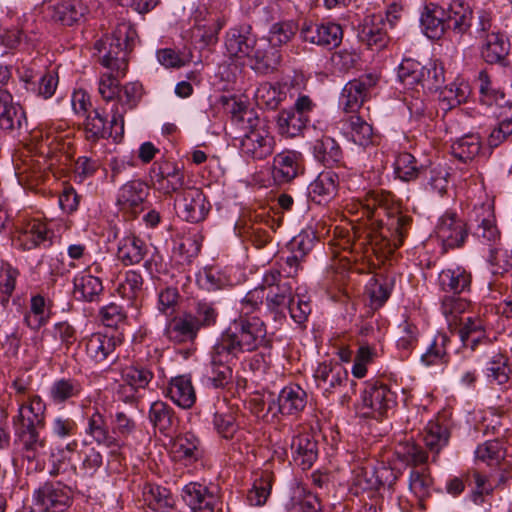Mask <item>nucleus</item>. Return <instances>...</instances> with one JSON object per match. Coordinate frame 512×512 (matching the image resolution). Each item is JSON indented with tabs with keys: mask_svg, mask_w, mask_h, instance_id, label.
Returning <instances> with one entry per match:
<instances>
[{
	"mask_svg": "<svg viewBox=\"0 0 512 512\" xmlns=\"http://www.w3.org/2000/svg\"><path fill=\"white\" fill-rule=\"evenodd\" d=\"M366 216L374 219L379 227L386 226L388 234L381 232L379 236H373L366 226L354 225L352 226L353 250L367 252L370 248L375 253L377 249L393 253L403 244L412 224V218L401 212L395 200L392 203H384V206Z\"/></svg>",
	"mask_w": 512,
	"mask_h": 512,
	"instance_id": "f257e3e1",
	"label": "nucleus"
},
{
	"mask_svg": "<svg viewBox=\"0 0 512 512\" xmlns=\"http://www.w3.org/2000/svg\"><path fill=\"white\" fill-rule=\"evenodd\" d=\"M225 46L230 56L254 61L252 68L260 73H267L279 63L278 52L267 49L266 39H258L249 25L232 28L227 33Z\"/></svg>",
	"mask_w": 512,
	"mask_h": 512,
	"instance_id": "f03ea898",
	"label": "nucleus"
},
{
	"mask_svg": "<svg viewBox=\"0 0 512 512\" xmlns=\"http://www.w3.org/2000/svg\"><path fill=\"white\" fill-rule=\"evenodd\" d=\"M136 38L137 32L130 22H119L110 35L97 40L94 44L101 64L112 72H117L119 76H125L128 55L135 46Z\"/></svg>",
	"mask_w": 512,
	"mask_h": 512,
	"instance_id": "7ed1b4c3",
	"label": "nucleus"
},
{
	"mask_svg": "<svg viewBox=\"0 0 512 512\" xmlns=\"http://www.w3.org/2000/svg\"><path fill=\"white\" fill-rule=\"evenodd\" d=\"M217 342L239 357L242 353L253 352L266 345V325L257 316H239L220 335Z\"/></svg>",
	"mask_w": 512,
	"mask_h": 512,
	"instance_id": "20e7f679",
	"label": "nucleus"
},
{
	"mask_svg": "<svg viewBox=\"0 0 512 512\" xmlns=\"http://www.w3.org/2000/svg\"><path fill=\"white\" fill-rule=\"evenodd\" d=\"M398 76L404 85L420 86L428 92L440 90L445 81L444 68L432 62L420 66L417 62L407 60L400 65Z\"/></svg>",
	"mask_w": 512,
	"mask_h": 512,
	"instance_id": "39448f33",
	"label": "nucleus"
},
{
	"mask_svg": "<svg viewBox=\"0 0 512 512\" xmlns=\"http://www.w3.org/2000/svg\"><path fill=\"white\" fill-rule=\"evenodd\" d=\"M314 379L317 387L324 394L329 395L342 392L344 398H350L356 393V382L349 379L345 367L338 362H323L314 371Z\"/></svg>",
	"mask_w": 512,
	"mask_h": 512,
	"instance_id": "423d86ee",
	"label": "nucleus"
},
{
	"mask_svg": "<svg viewBox=\"0 0 512 512\" xmlns=\"http://www.w3.org/2000/svg\"><path fill=\"white\" fill-rule=\"evenodd\" d=\"M396 405V395L385 384L368 382L362 392V416L382 419Z\"/></svg>",
	"mask_w": 512,
	"mask_h": 512,
	"instance_id": "0eeeda50",
	"label": "nucleus"
},
{
	"mask_svg": "<svg viewBox=\"0 0 512 512\" xmlns=\"http://www.w3.org/2000/svg\"><path fill=\"white\" fill-rule=\"evenodd\" d=\"M275 147V139L266 129L265 125H261L259 120L250 124L247 131L240 141L241 155L246 159L263 160L272 155Z\"/></svg>",
	"mask_w": 512,
	"mask_h": 512,
	"instance_id": "6e6552de",
	"label": "nucleus"
},
{
	"mask_svg": "<svg viewBox=\"0 0 512 512\" xmlns=\"http://www.w3.org/2000/svg\"><path fill=\"white\" fill-rule=\"evenodd\" d=\"M39 512H67L72 503V491L62 482H46L33 494Z\"/></svg>",
	"mask_w": 512,
	"mask_h": 512,
	"instance_id": "1a4fd4ad",
	"label": "nucleus"
},
{
	"mask_svg": "<svg viewBox=\"0 0 512 512\" xmlns=\"http://www.w3.org/2000/svg\"><path fill=\"white\" fill-rule=\"evenodd\" d=\"M238 359L237 355L216 341L210 351V364L206 375L214 388H225L232 383V366Z\"/></svg>",
	"mask_w": 512,
	"mask_h": 512,
	"instance_id": "9d476101",
	"label": "nucleus"
},
{
	"mask_svg": "<svg viewBox=\"0 0 512 512\" xmlns=\"http://www.w3.org/2000/svg\"><path fill=\"white\" fill-rule=\"evenodd\" d=\"M262 284L268 309L275 314L284 315L294 296L290 281H281V274L277 270H268Z\"/></svg>",
	"mask_w": 512,
	"mask_h": 512,
	"instance_id": "9b49d317",
	"label": "nucleus"
},
{
	"mask_svg": "<svg viewBox=\"0 0 512 512\" xmlns=\"http://www.w3.org/2000/svg\"><path fill=\"white\" fill-rule=\"evenodd\" d=\"M42 8L51 21L63 26L80 24L89 12L83 0H45Z\"/></svg>",
	"mask_w": 512,
	"mask_h": 512,
	"instance_id": "f8f14e48",
	"label": "nucleus"
},
{
	"mask_svg": "<svg viewBox=\"0 0 512 512\" xmlns=\"http://www.w3.org/2000/svg\"><path fill=\"white\" fill-rule=\"evenodd\" d=\"M174 206L178 216L191 223L204 220L210 209L204 193L196 187L182 189L175 198Z\"/></svg>",
	"mask_w": 512,
	"mask_h": 512,
	"instance_id": "ddd939ff",
	"label": "nucleus"
},
{
	"mask_svg": "<svg viewBox=\"0 0 512 512\" xmlns=\"http://www.w3.org/2000/svg\"><path fill=\"white\" fill-rule=\"evenodd\" d=\"M301 38L312 44L328 49L338 47L343 39L342 27L334 22H303L300 28Z\"/></svg>",
	"mask_w": 512,
	"mask_h": 512,
	"instance_id": "4468645a",
	"label": "nucleus"
},
{
	"mask_svg": "<svg viewBox=\"0 0 512 512\" xmlns=\"http://www.w3.org/2000/svg\"><path fill=\"white\" fill-rule=\"evenodd\" d=\"M476 458L489 466H498V483L505 485L512 479V464L506 459V449L503 442L496 439L480 444L475 451Z\"/></svg>",
	"mask_w": 512,
	"mask_h": 512,
	"instance_id": "2eb2a0df",
	"label": "nucleus"
},
{
	"mask_svg": "<svg viewBox=\"0 0 512 512\" xmlns=\"http://www.w3.org/2000/svg\"><path fill=\"white\" fill-rule=\"evenodd\" d=\"M303 171V156L298 151L284 150L273 158L272 178L277 185L292 182Z\"/></svg>",
	"mask_w": 512,
	"mask_h": 512,
	"instance_id": "dca6fc26",
	"label": "nucleus"
},
{
	"mask_svg": "<svg viewBox=\"0 0 512 512\" xmlns=\"http://www.w3.org/2000/svg\"><path fill=\"white\" fill-rule=\"evenodd\" d=\"M378 77L365 74L358 79L349 81L343 88L341 101L346 112L358 110L369 95L370 90L377 84Z\"/></svg>",
	"mask_w": 512,
	"mask_h": 512,
	"instance_id": "f3484780",
	"label": "nucleus"
},
{
	"mask_svg": "<svg viewBox=\"0 0 512 512\" xmlns=\"http://www.w3.org/2000/svg\"><path fill=\"white\" fill-rule=\"evenodd\" d=\"M151 180L156 188L164 194H177L184 189V173L170 162H155L151 169Z\"/></svg>",
	"mask_w": 512,
	"mask_h": 512,
	"instance_id": "a211bd4d",
	"label": "nucleus"
},
{
	"mask_svg": "<svg viewBox=\"0 0 512 512\" xmlns=\"http://www.w3.org/2000/svg\"><path fill=\"white\" fill-rule=\"evenodd\" d=\"M307 405V393L298 385L284 387L277 400H271L268 411L273 415H298Z\"/></svg>",
	"mask_w": 512,
	"mask_h": 512,
	"instance_id": "6ab92c4d",
	"label": "nucleus"
},
{
	"mask_svg": "<svg viewBox=\"0 0 512 512\" xmlns=\"http://www.w3.org/2000/svg\"><path fill=\"white\" fill-rule=\"evenodd\" d=\"M436 234L445 248L453 249L464 244L468 229L466 223L455 213H446L439 219Z\"/></svg>",
	"mask_w": 512,
	"mask_h": 512,
	"instance_id": "aec40b11",
	"label": "nucleus"
},
{
	"mask_svg": "<svg viewBox=\"0 0 512 512\" xmlns=\"http://www.w3.org/2000/svg\"><path fill=\"white\" fill-rule=\"evenodd\" d=\"M181 496L192 512H215L219 504L218 496L198 482L186 484Z\"/></svg>",
	"mask_w": 512,
	"mask_h": 512,
	"instance_id": "412c9836",
	"label": "nucleus"
},
{
	"mask_svg": "<svg viewBox=\"0 0 512 512\" xmlns=\"http://www.w3.org/2000/svg\"><path fill=\"white\" fill-rule=\"evenodd\" d=\"M148 194L149 188L143 181L132 180L120 187L116 203L122 211L137 215L143 210Z\"/></svg>",
	"mask_w": 512,
	"mask_h": 512,
	"instance_id": "4be33fe9",
	"label": "nucleus"
},
{
	"mask_svg": "<svg viewBox=\"0 0 512 512\" xmlns=\"http://www.w3.org/2000/svg\"><path fill=\"white\" fill-rule=\"evenodd\" d=\"M142 96V85L138 82H130L120 87L117 96V104H114L111 109V122L112 126L120 123V131L117 134L124 132V114L128 109H133L137 106Z\"/></svg>",
	"mask_w": 512,
	"mask_h": 512,
	"instance_id": "5701e85b",
	"label": "nucleus"
},
{
	"mask_svg": "<svg viewBox=\"0 0 512 512\" xmlns=\"http://www.w3.org/2000/svg\"><path fill=\"white\" fill-rule=\"evenodd\" d=\"M46 405L35 395L27 403L19 405L18 414L13 418L15 429L44 428Z\"/></svg>",
	"mask_w": 512,
	"mask_h": 512,
	"instance_id": "b1692460",
	"label": "nucleus"
},
{
	"mask_svg": "<svg viewBox=\"0 0 512 512\" xmlns=\"http://www.w3.org/2000/svg\"><path fill=\"white\" fill-rule=\"evenodd\" d=\"M44 428L15 429L23 456L29 461H38L47 451V439L42 435Z\"/></svg>",
	"mask_w": 512,
	"mask_h": 512,
	"instance_id": "393cba45",
	"label": "nucleus"
},
{
	"mask_svg": "<svg viewBox=\"0 0 512 512\" xmlns=\"http://www.w3.org/2000/svg\"><path fill=\"white\" fill-rule=\"evenodd\" d=\"M420 22L428 38L440 39L447 31L446 9L437 3H427L421 13Z\"/></svg>",
	"mask_w": 512,
	"mask_h": 512,
	"instance_id": "a878e982",
	"label": "nucleus"
},
{
	"mask_svg": "<svg viewBox=\"0 0 512 512\" xmlns=\"http://www.w3.org/2000/svg\"><path fill=\"white\" fill-rule=\"evenodd\" d=\"M510 51L508 38L500 33L491 31L482 40L481 57L488 64L506 65L507 56Z\"/></svg>",
	"mask_w": 512,
	"mask_h": 512,
	"instance_id": "bb28decb",
	"label": "nucleus"
},
{
	"mask_svg": "<svg viewBox=\"0 0 512 512\" xmlns=\"http://www.w3.org/2000/svg\"><path fill=\"white\" fill-rule=\"evenodd\" d=\"M26 125L22 107L13 103L12 96L0 90V128L5 131L21 130Z\"/></svg>",
	"mask_w": 512,
	"mask_h": 512,
	"instance_id": "cd10ccee",
	"label": "nucleus"
},
{
	"mask_svg": "<svg viewBox=\"0 0 512 512\" xmlns=\"http://www.w3.org/2000/svg\"><path fill=\"white\" fill-rule=\"evenodd\" d=\"M198 332L195 323L192 321L191 313H183L168 321L164 335L169 341L182 344L193 342L197 338Z\"/></svg>",
	"mask_w": 512,
	"mask_h": 512,
	"instance_id": "c85d7f7f",
	"label": "nucleus"
},
{
	"mask_svg": "<svg viewBox=\"0 0 512 512\" xmlns=\"http://www.w3.org/2000/svg\"><path fill=\"white\" fill-rule=\"evenodd\" d=\"M172 451L177 460L185 465H191L203 457L201 440L193 433L178 435L172 445Z\"/></svg>",
	"mask_w": 512,
	"mask_h": 512,
	"instance_id": "c756f323",
	"label": "nucleus"
},
{
	"mask_svg": "<svg viewBox=\"0 0 512 512\" xmlns=\"http://www.w3.org/2000/svg\"><path fill=\"white\" fill-rule=\"evenodd\" d=\"M73 294L77 300L98 302L104 291L100 277L91 274L90 270L82 271L73 280Z\"/></svg>",
	"mask_w": 512,
	"mask_h": 512,
	"instance_id": "7c9ffc66",
	"label": "nucleus"
},
{
	"mask_svg": "<svg viewBox=\"0 0 512 512\" xmlns=\"http://www.w3.org/2000/svg\"><path fill=\"white\" fill-rule=\"evenodd\" d=\"M143 504L156 512H169L174 506V498L169 489L146 482L141 488Z\"/></svg>",
	"mask_w": 512,
	"mask_h": 512,
	"instance_id": "2f4dec72",
	"label": "nucleus"
},
{
	"mask_svg": "<svg viewBox=\"0 0 512 512\" xmlns=\"http://www.w3.org/2000/svg\"><path fill=\"white\" fill-rule=\"evenodd\" d=\"M149 420L165 436H171L179 424V419L173 408L163 401H155L151 404Z\"/></svg>",
	"mask_w": 512,
	"mask_h": 512,
	"instance_id": "473e14b6",
	"label": "nucleus"
},
{
	"mask_svg": "<svg viewBox=\"0 0 512 512\" xmlns=\"http://www.w3.org/2000/svg\"><path fill=\"white\" fill-rule=\"evenodd\" d=\"M291 450L294 461L304 470L311 468L318 456L317 442L309 433L293 437Z\"/></svg>",
	"mask_w": 512,
	"mask_h": 512,
	"instance_id": "72a5a7b5",
	"label": "nucleus"
},
{
	"mask_svg": "<svg viewBox=\"0 0 512 512\" xmlns=\"http://www.w3.org/2000/svg\"><path fill=\"white\" fill-rule=\"evenodd\" d=\"M447 30H451L454 34L463 36L471 26L473 19L472 8L461 1H453L448 9H446Z\"/></svg>",
	"mask_w": 512,
	"mask_h": 512,
	"instance_id": "f704fd0d",
	"label": "nucleus"
},
{
	"mask_svg": "<svg viewBox=\"0 0 512 512\" xmlns=\"http://www.w3.org/2000/svg\"><path fill=\"white\" fill-rule=\"evenodd\" d=\"M338 185L339 177L335 172L323 171L308 186V195L312 201L321 204L336 195Z\"/></svg>",
	"mask_w": 512,
	"mask_h": 512,
	"instance_id": "c9c22d12",
	"label": "nucleus"
},
{
	"mask_svg": "<svg viewBox=\"0 0 512 512\" xmlns=\"http://www.w3.org/2000/svg\"><path fill=\"white\" fill-rule=\"evenodd\" d=\"M110 125H107V119L103 113L99 109H95L91 114H89L85 121V134L86 138L91 142H96L99 139H105L109 137H113L115 134V138L119 135L117 131H120V123L112 126V122H109Z\"/></svg>",
	"mask_w": 512,
	"mask_h": 512,
	"instance_id": "e433bc0d",
	"label": "nucleus"
},
{
	"mask_svg": "<svg viewBox=\"0 0 512 512\" xmlns=\"http://www.w3.org/2000/svg\"><path fill=\"white\" fill-rule=\"evenodd\" d=\"M167 396L179 407L191 408L196 401L191 378L185 375L172 378L167 388Z\"/></svg>",
	"mask_w": 512,
	"mask_h": 512,
	"instance_id": "4c0bfd02",
	"label": "nucleus"
},
{
	"mask_svg": "<svg viewBox=\"0 0 512 512\" xmlns=\"http://www.w3.org/2000/svg\"><path fill=\"white\" fill-rule=\"evenodd\" d=\"M144 279L140 272L135 270L126 271L120 278L116 287L117 294L126 299L131 305H137L138 300L144 294Z\"/></svg>",
	"mask_w": 512,
	"mask_h": 512,
	"instance_id": "58836bf2",
	"label": "nucleus"
},
{
	"mask_svg": "<svg viewBox=\"0 0 512 512\" xmlns=\"http://www.w3.org/2000/svg\"><path fill=\"white\" fill-rule=\"evenodd\" d=\"M471 274L463 267L449 268L439 274L440 288L445 292L460 294L469 290L471 285Z\"/></svg>",
	"mask_w": 512,
	"mask_h": 512,
	"instance_id": "ea45409f",
	"label": "nucleus"
},
{
	"mask_svg": "<svg viewBox=\"0 0 512 512\" xmlns=\"http://www.w3.org/2000/svg\"><path fill=\"white\" fill-rule=\"evenodd\" d=\"M86 433L98 444L111 449H117L120 447L116 438L110 435L105 417L98 409H95V411L88 417Z\"/></svg>",
	"mask_w": 512,
	"mask_h": 512,
	"instance_id": "a19ab883",
	"label": "nucleus"
},
{
	"mask_svg": "<svg viewBox=\"0 0 512 512\" xmlns=\"http://www.w3.org/2000/svg\"><path fill=\"white\" fill-rule=\"evenodd\" d=\"M359 40L369 48L382 49L388 42L385 24L381 19L375 22L366 18L358 31Z\"/></svg>",
	"mask_w": 512,
	"mask_h": 512,
	"instance_id": "79ce46f5",
	"label": "nucleus"
},
{
	"mask_svg": "<svg viewBox=\"0 0 512 512\" xmlns=\"http://www.w3.org/2000/svg\"><path fill=\"white\" fill-rule=\"evenodd\" d=\"M148 252L147 244L135 235L124 237L118 246V258L125 265L140 263Z\"/></svg>",
	"mask_w": 512,
	"mask_h": 512,
	"instance_id": "37998d69",
	"label": "nucleus"
},
{
	"mask_svg": "<svg viewBox=\"0 0 512 512\" xmlns=\"http://www.w3.org/2000/svg\"><path fill=\"white\" fill-rule=\"evenodd\" d=\"M313 155L315 159L326 167L338 165L342 158V150L335 139L329 136H323L315 140L313 144Z\"/></svg>",
	"mask_w": 512,
	"mask_h": 512,
	"instance_id": "c03bdc74",
	"label": "nucleus"
},
{
	"mask_svg": "<svg viewBox=\"0 0 512 512\" xmlns=\"http://www.w3.org/2000/svg\"><path fill=\"white\" fill-rule=\"evenodd\" d=\"M478 225L474 235L485 245L491 246L501 243V234L496 225L495 216L490 208L483 209L482 217L477 219Z\"/></svg>",
	"mask_w": 512,
	"mask_h": 512,
	"instance_id": "a18cd8bd",
	"label": "nucleus"
},
{
	"mask_svg": "<svg viewBox=\"0 0 512 512\" xmlns=\"http://www.w3.org/2000/svg\"><path fill=\"white\" fill-rule=\"evenodd\" d=\"M347 122L349 137L355 144L368 147L377 143L378 136L375 134L372 125L367 123L362 117L351 115Z\"/></svg>",
	"mask_w": 512,
	"mask_h": 512,
	"instance_id": "49530a36",
	"label": "nucleus"
},
{
	"mask_svg": "<svg viewBox=\"0 0 512 512\" xmlns=\"http://www.w3.org/2000/svg\"><path fill=\"white\" fill-rule=\"evenodd\" d=\"M113 337L101 333H94L86 340V353L97 363L107 360L115 350Z\"/></svg>",
	"mask_w": 512,
	"mask_h": 512,
	"instance_id": "de8ad7c7",
	"label": "nucleus"
},
{
	"mask_svg": "<svg viewBox=\"0 0 512 512\" xmlns=\"http://www.w3.org/2000/svg\"><path fill=\"white\" fill-rule=\"evenodd\" d=\"M308 122V116H302L291 109L282 110L277 117L278 132L282 136L293 138L303 131Z\"/></svg>",
	"mask_w": 512,
	"mask_h": 512,
	"instance_id": "09e8293b",
	"label": "nucleus"
},
{
	"mask_svg": "<svg viewBox=\"0 0 512 512\" xmlns=\"http://www.w3.org/2000/svg\"><path fill=\"white\" fill-rule=\"evenodd\" d=\"M82 391L81 383L73 378H61L53 382L49 390L50 399L56 404H62L77 397Z\"/></svg>",
	"mask_w": 512,
	"mask_h": 512,
	"instance_id": "8fccbe9b",
	"label": "nucleus"
},
{
	"mask_svg": "<svg viewBox=\"0 0 512 512\" xmlns=\"http://www.w3.org/2000/svg\"><path fill=\"white\" fill-rule=\"evenodd\" d=\"M394 166L396 176L406 182L417 179L425 171L424 166L418 165L416 158L408 152L399 154Z\"/></svg>",
	"mask_w": 512,
	"mask_h": 512,
	"instance_id": "3c124183",
	"label": "nucleus"
},
{
	"mask_svg": "<svg viewBox=\"0 0 512 512\" xmlns=\"http://www.w3.org/2000/svg\"><path fill=\"white\" fill-rule=\"evenodd\" d=\"M459 335L463 344L474 350L480 340L485 337L483 321L472 317L461 319Z\"/></svg>",
	"mask_w": 512,
	"mask_h": 512,
	"instance_id": "603ef678",
	"label": "nucleus"
},
{
	"mask_svg": "<svg viewBox=\"0 0 512 512\" xmlns=\"http://www.w3.org/2000/svg\"><path fill=\"white\" fill-rule=\"evenodd\" d=\"M122 381L139 391L145 389L153 379V372L140 364H132L122 369Z\"/></svg>",
	"mask_w": 512,
	"mask_h": 512,
	"instance_id": "864d4df0",
	"label": "nucleus"
},
{
	"mask_svg": "<svg viewBox=\"0 0 512 512\" xmlns=\"http://www.w3.org/2000/svg\"><path fill=\"white\" fill-rule=\"evenodd\" d=\"M191 313L193 323L198 331L202 328H211L216 325L219 317L215 305L207 301H198Z\"/></svg>",
	"mask_w": 512,
	"mask_h": 512,
	"instance_id": "5fc2aeb1",
	"label": "nucleus"
},
{
	"mask_svg": "<svg viewBox=\"0 0 512 512\" xmlns=\"http://www.w3.org/2000/svg\"><path fill=\"white\" fill-rule=\"evenodd\" d=\"M487 261L494 275L503 274L512 268V251L505 248L502 243L488 248Z\"/></svg>",
	"mask_w": 512,
	"mask_h": 512,
	"instance_id": "6e6d98bb",
	"label": "nucleus"
},
{
	"mask_svg": "<svg viewBox=\"0 0 512 512\" xmlns=\"http://www.w3.org/2000/svg\"><path fill=\"white\" fill-rule=\"evenodd\" d=\"M487 378L491 383L503 385L509 380L508 359L500 352H494L487 363Z\"/></svg>",
	"mask_w": 512,
	"mask_h": 512,
	"instance_id": "4d7b16f0",
	"label": "nucleus"
},
{
	"mask_svg": "<svg viewBox=\"0 0 512 512\" xmlns=\"http://www.w3.org/2000/svg\"><path fill=\"white\" fill-rule=\"evenodd\" d=\"M213 426L217 434L226 440L233 439L239 430L236 414L231 410L215 412L213 417Z\"/></svg>",
	"mask_w": 512,
	"mask_h": 512,
	"instance_id": "13d9d810",
	"label": "nucleus"
},
{
	"mask_svg": "<svg viewBox=\"0 0 512 512\" xmlns=\"http://www.w3.org/2000/svg\"><path fill=\"white\" fill-rule=\"evenodd\" d=\"M480 148V139L476 135H466L456 140L451 146L453 156L463 162L472 160L477 156Z\"/></svg>",
	"mask_w": 512,
	"mask_h": 512,
	"instance_id": "bf43d9fd",
	"label": "nucleus"
},
{
	"mask_svg": "<svg viewBox=\"0 0 512 512\" xmlns=\"http://www.w3.org/2000/svg\"><path fill=\"white\" fill-rule=\"evenodd\" d=\"M449 437V431L445 426L439 423H429L425 429L423 441L427 449L438 454L448 443Z\"/></svg>",
	"mask_w": 512,
	"mask_h": 512,
	"instance_id": "052dcab7",
	"label": "nucleus"
},
{
	"mask_svg": "<svg viewBox=\"0 0 512 512\" xmlns=\"http://www.w3.org/2000/svg\"><path fill=\"white\" fill-rule=\"evenodd\" d=\"M49 319V313L46 309L45 299L36 295L31 298L30 311L25 314L24 322L33 329L38 330L44 326Z\"/></svg>",
	"mask_w": 512,
	"mask_h": 512,
	"instance_id": "680f3d73",
	"label": "nucleus"
},
{
	"mask_svg": "<svg viewBox=\"0 0 512 512\" xmlns=\"http://www.w3.org/2000/svg\"><path fill=\"white\" fill-rule=\"evenodd\" d=\"M448 343L449 338L446 334H437L427 351L422 355V362L427 366L446 363L448 357L446 345Z\"/></svg>",
	"mask_w": 512,
	"mask_h": 512,
	"instance_id": "e2e57ef3",
	"label": "nucleus"
},
{
	"mask_svg": "<svg viewBox=\"0 0 512 512\" xmlns=\"http://www.w3.org/2000/svg\"><path fill=\"white\" fill-rule=\"evenodd\" d=\"M297 26L291 21L274 23L269 31V38L266 39L268 48H274L286 44L295 35Z\"/></svg>",
	"mask_w": 512,
	"mask_h": 512,
	"instance_id": "0e129e2a",
	"label": "nucleus"
},
{
	"mask_svg": "<svg viewBox=\"0 0 512 512\" xmlns=\"http://www.w3.org/2000/svg\"><path fill=\"white\" fill-rule=\"evenodd\" d=\"M272 489V475L263 472L255 479L252 489L248 493V500L252 505L261 506L267 501Z\"/></svg>",
	"mask_w": 512,
	"mask_h": 512,
	"instance_id": "69168bd1",
	"label": "nucleus"
},
{
	"mask_svg": "<svg viewBox=\"0 0 512 512\" xmlns=\"http://www.w3.org/2000/svg\"><path fill=\"white\" fill-rule=\"evenodd\" d=\"M397 455L403 461L415 466L425 463L428 457L420 445L409 441L399 445Z\"/></svg>",
	"mask_w": 512,
	"mask_h": 512,
	"instance_id": "338daca9",
	"label": "nucleus"
},
{
	"mask_svg": "<svg viewBox=\"0 0 512 512\" xmlns=\"http://www.w3.org/2000/svg\"><path fill=\"white\" fill-rule=\"evenodd\" d=\"M432 479L425 470H412L410 473L409 487L410 490L420 500L429 496Z\"/></svg>",
	"mask_w": 512,
	"mask_h": 512,
	"instance_id": "774afa93",
	"label": "nucleus"
}]
</instances>
